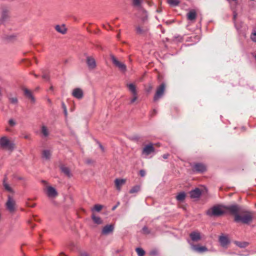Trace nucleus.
I'll return each instance as SVG.
<instances>
[{"instance_id":"nucleus-1","label":"nucleus","mask_w":256,"mask_h":256,"mask_svg":"<svg viewBox=\"0 0 256 256\" xmlns=\"http://www.w3.org/2000/svg\"><path fill=\"white\" fill-rule=\"evenodd\" d=\"M228 209L231 214L234 216V220L236 222L249 224L252 221L254 216L250 211L242 209L236 205L229 206Z\"/></svg>"},{"instance_id":"nucleus-2","label":"nucleus","mask_w":256,"mask_h":256,"mask_svg":"<svg viewBox=\"0 0 256 256\" xmlns=\"http://www.w3.org/2000/svg\"><path fill=\"white\" fill-rule=\"evenodd\" d=\"M222 206H215L209 209L206 214L210 216H220L224 214L226 210H228V208Z\"/></svg>"},{"instance_id":"nucleus-3","label":"nucleus","mask_w":256,"mask_h":256,"mask_svg":"<svg viewBox=\"0 0 256 256\" xmlns=\"http://www.w3.org/2000/svg\"><path fill=\"white\" fill-rule=\"evenodd\" d=\"M0 148L12 151L14 148V144L7 136H4L0 138Z\"/></svg>"},{"instance_id":"nucleus-4","label":"nucleus","mask_w":256,"mask_h":256,"mask_svg":"<svg viewBox=\"0 0 256 256\" xmlns=\"http://www.w3.org/2000/svg\"><path fill=\"white\" fill-rule=\"evenodd\" d=\"M6 210L10 213L16 211V202L15 200L10 195L8 196V200L6 203Z\"/></svg>"},{"instance_id":"nucleus-5","label":"nucleus","mask_w":256,"mask_h":256,"mask_svg":"<svg viewBox=\"0 0 256 256\" xmlns=\"http://www.w3.org/2000/svg\"><path fill=\"white\" fill-rule=\"evenodd\" d=\"M110 59L113 64L116 67H117L120 71L122 72H125L126 71V65L118 61L114 55L110 56Z\"/></svg>"},{"instance_id":"nucleus-6","label":"nucleus","mask_w":256,"mask_h":256,"mask_svg":"<svg viewBox=\"0 0 256 256\" xmlns=\"http://www.w3.org/2000/svg\"><path fill=\"white\" fill-rule=\"evenodd\" d=\"M127 87L132 94V98L130 101V103L132 104L138 99L136 87V86L133 84H128Z\"/></svg>"},{"instance_id":"nucleus-7","label":"nucleus","mask_w":256,"mask_h":256,"mask_svg":"<svg viewBox=\"0 0 256 256\" xmlns=\"http://www.w3.org/2000/svg\"><path fill=\"white\" fill-rule=\"evenodd\" d=\"M154 148L152 144H150L146 145L142 150V154L144 156L146 157L154 152Z\"/></svg>"},{"instance_id":"nucleus-8","label":"nucleus","mask_w":256,"mask_h":256,"mask_svg":"<svg viewBox=\"0 0 256 256\" xmlns=\"http://www.w3.org/2000/svg\"><path fill=\"white\" fill-rule=\"evenodd\" d=\"M114 228V224H107L102 229V234L103 235H108L112 233Z\"/></svg>"},{"instance_id":"nucleus-9","label":"nucleus","mask_w":256,"mask_h":256,"mask_svg":"<svg viewBox=\"0 0 256 256\" xmlns=\"http://www.w3.org/2000/svg\"><path fill=\"white\" fill-rule=\"evenodd\" d=\"M72 96L77 99L80 100L84 97L83 90L80 88H75L72 90Z\"/></svg>"},{"instance_id":"nucleus-10","label":"nucleus","mask_w":256,"mask_h":256,"mask_svg":"<svg viewBox=\"0 0 256 256\" xmlns=\"http://www.w3.org/2000/svg\"><path fill=\"white\" fill-rule=\"evenodd\" d=\"M193 168L194 170L198 172H203L206 170V166L205 164L202 163H196L194 165Z\"/></svg>"},{"instance_id":"nucleus-11","label":"nucleus","mask_w":256,"mask_h":256,"mask_svg":"<svg viewBox=\"0 0 256 256\" xmlns=\"http://www.w3.org/2000/svg\"><path fill=\"white\" fill-rule=\"evenodd\" d=\"M86 64L90 70H94L96 68V60L92 56H88L86 58Z\"/></svg>"},{"instance_id":"nucleus-12","label":"nucleus","mask_w":256,"mask_h":256,"mask_svg":"<svg viewBox=\"0 0 256 256\" xmlns=\"http://www.w3.org/2000/svg\"><path fill=\"white\" fill-rule=\"evenodd\" d=\"M46 194L50 198H55L58 194L54 188L51 186H48L46 188Z\"/></svg>"},{"instance_id":"nucleus-13","label":"nucleus","mask_w":256,"mask_h":256,"mask_svg":"<svg viewBox=\"0 0 256 256\" xmlns=\"http://www.w3.org/2000/svg\"><path fill=\"white\" fill-rule=\"evenodd\" d=\"M196 12L195 10H191L186 14L187 19L190 21L194 20L196 17Z\"/></svg>"},{"instance_id":"nucleus-14","label":"nucleus","mask_w":256,"mask_h":256,"mask_svg":"<svg viewBox=\"0 0 256 256\" xmlns=\"http://www.w3.org/2000/svg\"><path fill=\"white\" fill-rule=\"evenodd\" d=\"M126 183V180L121 178H116L114 180V184L116 190H120L122 186Z\"/></svg>"},{"instance_id":"nucleus-15","label":"nucleus","mask_w":256,"mask_h":256,"mask_svg":"<svg viewBox=\"0 0 256 256\" xmlns=\"http://www.w3.org/2000/svg\"><path fill=\"white\" fill-rule=\"evenodd\" d=\"M190 236L192 240L198 242L202 238L200 234L198 232H194L190 233Z\"/></svg>"},{"instance_id":"nucleus-16","label":"nucleus","mask_w":256,"mask_h":256,"mask_svg":"<svg viewBox=\"0 0 256 256\" xmlns=\"http://www.w3.org/2000/svg\"><path fill=\"white\" fill-rule=\"evenodd\" d=\"M219 242H220L221 246L223 247L226 246L230 242L227 236H220Z\"/></svg>"},{"instance_id":"nucleus-17","label":"nucleus","mask_w":256,"mask_h":256,"mask_svg":"<svg viewBox=\"0 0 256 256\" xmlns=\"http://www.w3.org/2000/svg\"><path fill=\"white\" fill-rule=\"evenodd\" d=\"M55 30L59 33L62 34H65L66 32L67 29L65 25H56L55 26Z\"/></svg>"},{"instance_id":"nucleus-18","label":"nucleus","mask_w":256,"mask_h":256,"mask_svg":"<svg viewBox=\"0 0 256 256\" xmlns=\"http://www.w3.org/2000/svg\"><path fill=\"white\" fill-rule=\"evenodd\" d=\"M190 196L192 198H198L201 194V192L198 188H196L194 190L190 191Z\"/></svg>"},{"instance_id":"nucleus-19","label":"nucleus","mask_w":256,"mask_h":256,"mask_svg":"<svg viewBox=\"0 0 256 256\" xmlns=\"http://www.w3.org/2000/svg\"><path fill=\"white\" fill-rule=\"evenodd\" d=\"M193 250L198 252H203L208 251V248L204 246H192Z\"/></svg>"},{"instance_id":"nucleus-20","label":"nucleus","mask_w":256,"mask_h":256,"mask_svg":"<svg viewBox=\"0 0 256 256\" xmlns=\"http://www.w3.org/2000/svg\"><path fill=\"white\" fill-rule=\"evenodd\" d=\"M3 186L4 188V189L10 192L13 193L14 192L12 188L10 186V185L7 182V177L5 176L4 180H3Z\"/></svg>"},{"instance_id":"nucleus-21","label":"nucleus","mask_w":256,"mask_h":256,"mask_svg":"<svg viewBox=\"0 0 256 256\" xmlns=\"http://www.w3.org/2000/svg\"><path fill=\"white\" fill-rule=\"evenodd\" d=\"M24 91L25 96L28 98H30L32 102H34L35 99H34V96L32 94V92L27 88H24Z\"/></svg>"},{"instance_id":"nucleus-22","label":"nucleus","mask_w":256,"mask_h":256,"mask_svg":"<svg viewBox=\"0 0 256 256\" xmlns=\"http://www.w3.org/2000/svg\"><path fill=\"white\" fill-rule=\"evenodd\" d=\"M148 30V28L146 26H138L136 28V33L139 34H142Z\"/></svg>"},{"instance_id":"nucleus-23","label":"nucleus","mask_w":256,"mask_h":256,"mask_svg":"<svg viewBox=\"0 0 256 256\" xmlns=\"http://www.w3.org/2000/svg\"><path fill=\"white\" fill-rule=\"evenodd\" d=\"M154 232V230L149 228L147 226H144L142 230V233L144 234H152Z\"/></svg>"},{"instance_id":"nucleus-24","label":"nucleus","mask_w":256,"mask_h":256,"mask_svg":"<svg viewBox=\"0 0 256 256\" xmlns=\"http://www.w3.org/2000/svg\"><path fill=\"white\" fill-rule=\"evenodd\" d=\"M51 156L50 150H44L42 152V157L46 160H49Z\"/></svg>"},{"instance_id":"nucleus-25","label":"nucleus","mask_w":256,"mask_h":256,"mask_svg":"<svg viewBox=\"0 0 256 256\" xmlns=\"http://www.w3.org/2000/svg\"><path fill=\"white\" fill-rule=\"evenodd\" d=\"M92 220H94V222L96 224H102V219L100 218V216H96L94 214H92Z\"/></svg>"},{"instance_id":"nucleus-26","label":"nucleus","mask_w":256,"mask_h":256,"mask_svg":"<svg viewBox=\"0 0 256 256\" xmlns=\"http://www.w3.org/2000/svg\"><path fill=\"white\" fill-rule=\"evenodd\" d=\"M185 198L186 194L184 192H180L176 196V200L180 202L183 201L185 199Z\"/></svg>"},{"instance_id":"nucleus-27","label":"nucleus","mask_w":256,"mask_h":256,"mask_svg":"<svg viewBox=\"0 0 256 256\" xmlns=\"http://www.w3.org/2000/svg\"><path fill=\"white\" fill-rule=\"evenodd\" d=\"M236 244L240 248H246L248 246L249 243L246 242H236Z\"/></svg>"},{"instance_id":"nucleus-28","label":"nucleus","mask_w":256,"mask_h":256,"mask_svg":"<svg viewBox=\"0 0 256 256\" xmlns=\"http://www.w3.org/2000/svg\"><path fill=\"white\" fill-rule=\"evenodd\" d=\"M62 171L68 176L70 177L71 176L70 172V169L65 166H62L61 168Z\"/></svg>"},{"instance_id":"nucleus-29","label":"nucleus","mask_w":256,"mask_h":256,"mask_svg":"<svg viewBox=\"0 0 256 256\" xmlns=\"http://www.w3.org/2000/svg\"><path fill=\"white\" fill-rule=\"evenodd\" d=\"M160 98V86L157 88L156 93L154 98V101H158Z\"/></svg>"},{"instance_id":"nucleus-30","label":"nucleus","mask_w":256,"mask_h":256,"mask_svg":"<svg viewBox=\"0 0 256 256\" xmlns=\"http://www.w3.org/2000/svg\"><path fill=\"white\" fill-rule=\"evenodd\" d=\"M8 18V10H4L2 13V20L4 21Z\"/></svg>"},{"instance_id":"nucleus-31","label":"nucleus","mask_w":256,"mask_h":256,"mask_svg":"<svg viewBox=\"0 0 256 256\" xmlns=\"http://www.w3.org/2000/svg\"><path fill=\"white\" fill-rule=\"evenodd\" d=\"M136 251L138 256H144L145 255L144 250L140 248H136Z\"/></svg>"},{"instance_id":"nucleus-32","label":"nucleus","mask_w":256,"mask_h":256,"mask_svg":"<svg viewBox=\"0 0 256 256\" xmlns=\"http://www.w3.org/2000/svg\"><path fill=\"white\" fill-rule=\"evenodd\" d=\"M42 134L43 136L45 137L48 136L49 134L48 129L44 126H42Z\"/></svg>"},{"instance_id":"nucleus-33","label":"nucleus","mask_w":256,"mask_h":256,"mask_svg":"<svg viewBox=\"0 0 256 256\" xmlns=\"http://www.w3.org/2000/svg\"><path fill=\"white\" fill-rule=\"evenodd\" d=\"M168 2L172 6H176L180 2V0H168Z\"/></svg>"},{"instance_id":"nucleus-34","label":"nucleus","mask_w":256,"mask_h":256,"mask_svg":"<svg viewBox=\"0 0 256 256\" xmlns=\"http://www.w3.org/2000/svg\"><path fill=\"white\" fill-rule=\"evenodd\" d=\"M140 190V186H136L132 187L130 190V194H134L138 192Z\"/></svg>"},{"instance_id":"nucleus-35","label":"nucleus","mask_w":256,"mask_h":256,"mask_svg":"<svg viewBox=\"0 0 256 256\" xmlns=\"http://www.w3.org/2000/svg\"><path fill=\"white\" fill-rule=\"evenodd\" d=\"M250 38L252 41L256 42V28L253 30L250 35Z\"/></svg>"},{"instance_id":"nucleus-36","label":"nucleus","mask_w":256,"mask_h":256,"mask_svg":"<svg viewBox=\"0 0 256 256\" xmlns=\"http://www.w3.org/2000/svg\"><path fill=\"white\" fill-rule=\"evenodd\" d=\"M132 4L135 6H140L142 3L141 0H132Z\"/></svg>"},{"instance_id":"nucleus-37","label":"nucleus","mask_w":256,"mask_h":256,"mask_svg":"<svg viewBox=\"0 0 256 256\" xmlns=\"http://www.w3.org/2000/svg\"><path fill=\"white\" fill-rule=\"evenodd\" d=\"M102 206L100 204H96L94 207V210L96 212H100L102 210Z\"/></svg>"},{"instance_id":"nucleus-38","label":"nucleus","mask_w":256,"mask_h":256,"mask_svg":"<svg viewBox=\"0 0 256 256\" xmlns=\"http://www.w3.org/2000/svg\"><path fill=\"white\" fill-rule=\"evenodd\" d=\"M158 250H152L150 252V254L151 256H156L158 254Z\"/></svg>"},{"instance_id":"nucleus-39","label":"nucleus","mask_w":256,"mask_h":256,"mask_svg":"<svg viewBox=\"0 0 256 256\" xmlns=\"http://www.w3.org/2000/svg\"><path fill=\"white\" fill-rule=\"evenodd\" d=\"M8 124L11 126H14L16 124L15 121L13 119H10L8 120Z\"/></svg>"},{"instance_id":"nucleus-40","label":"nucleus","mask_w":256,"mask_h":256,"mask_svg":"<svg viewBox=\"0 0 256 256\" xmlns=\"http://www.w3.org/2000/svg\"><path fill=\"white\" fill-rule=\"evenodd\" d=\"M152 86L151 84H148V88H146V90L147 92L149 93L152 90Z\"/></svg>"},{"instance_id":"nucleus-41","label":"nucleus","mask_w":256,"mask_h":256,"mask_svg":"<svg viewBox=\"0 0 256 256\" xmlns=\"http://www.w3.org/2000/svg\"><path fill=\"white\" fill-rule=\"evenodd\" d=\"M139 174L140 176L144 177L146 176V171L144 170H141L139 172Z\"/></svg>"},{"instance_id":"nucleus-42","label":"nucleus","mask_w":256,"mask_h":256,"mask_svg":"<svg viewBox=\"0 0 256 256\" xmlns=\"http://www.w3.org/2000/svg\"><path fill=\"white\" fill-rule=\"evenodd\" d=\"M42 78L46 80H48L50 79V76L48 74H44L42 76Z\"/></svg>"},{"instance_id":"nucleus-43","label":"nucleus","mask_w":256,"mask_h":256,"mask_svg":"<svg viewBox=\"0 0 256 256\" xmlns=\"http://www.w3.org/2000/svg\"><path fill=\"white\" fill-rule=\"evenodd\" d=\"M161 96L164 92V90H165V85L164 84H161Z\"/></svg>"},{"instance_id":"nucleus-44","label":"nucleus","mask_w":256,"mask_h":256,"mask_svg":"<svg viewBox=\"0 0 256 256\" xmlns=\"http://www.w3.org/2000/svg\"><path fill=\"white\" fill-rule=\"evenodd\" d=\"M10 102L13 104H16L18 102V100L16 98H10Z\"/></svg>"},{"instance_id":"nucleus-45","label":"nucleus","mask_w":256,"mask_h":256,"mask_svg":"<svg viewBox=\"0 0 256 256\" xmlns=\"http://www.w3.org/2000/svg\"><path fill=\"white\" fill-rule=\"evenodd\" d=\"M62 106H63L64 107V114H65L66 116L68 113H67V110H66V106H65L64 103L62 104Z\"/></svg>"},{"instance_id":"nucleus-46","label":"nucleus","mask_w":256,"mask_h":256,"mask_svg":"<svg viewBox=\"0 0 256 256\" xmlns=\"http://www.w3.org/2000/svg\"><path fill=\"white\" fill-rule=\"evenodd\" d=\"M80 256H89V255L86 252L81 253Z\"/></svg>"},{"instance_id":"nucleus-47","label":"nucleus","mask_w":256,"mask_h":256,"mask_svg":"<svg viewBox=\"0 0 256 256\" xmlns=\"http://www.w3.org/2000/svg\"><path fill=\"white\" fill-rule=\"evenodd\" d=\"M99 146H100V149L102 150V152H104V146L101 144L99 143Z\"/></svg>"},{"instance_id":"nucleus-48","label":"nucleus","mask_w":256,"mask_h":256,"mask_svg":"<svg viewBox=\"0 0 256 256\" xmlns=\"http://www.w3.org/2000/svg\"><path fill=\"white\" fill-rule=\"evenodd\" d=\"M42 182L43 184H44V185H46V184H48V182H46V180H42Z\"/></svg>"},{"instance_id":"nucleus-49","label":"nucleus","mask_w":256,"mask_h":256,"mask_svg":"<svg viewBox=\"0 0 256 256\" xmlns=\"http://www.w3.org/2000/svg\"><path fill=\"white\" fill-rule=\"evenodd\" d=\"M156 114V112L155 110H154L151 113V116H152L155 114Z\"/></svg>"},{"instance_id":"nucleus-50","label":"nucleus","mask_w":256,"mask_h":256,"mask_svg":"<svg viewBox=\"0 0 256 256\" xmlns=\"http://www.w3.org/2000/svg\"><path fill=\"white\" fill-rule=\"evenodd\" d=\"M144 13L145 17H144V18L142 20V21H144V22L145 20H146V18H147V16H146V12H144Z\"/></svg>"},{"instance_id":"nucleus-51","label":"nucleus","mask_w":256,"mask_h":256,"mask_svg":"<svg viewBox=\"0 0 256 256\" xmlns=\"http://www.w3.org/2000/svg\"><path fill=\"white\" fill-rule=\"evenodd\" d=\"M168 154H164V155L163 156V158H164L166 159V158H168Z\"/></svg>"},{"instance_id":"nucleus-52","label":"nucleus","mask_w":256,"mask_h":256,"mask_svg":"<svg viewBox=\"0 0 256 256\" xmlns=\"http://www.w3.org/2000/svg\"><path fill=\"white\" fill-rule=\"evenodd\" d=\"M117 206H118V205H116V206H113V208H112V210H114L116 208Z\"/></svg>"},{"instance_id":"nucleus-53","label":"nucleus","mask_w":256,"mask_h":256,"mask_svg":"<svg viewBox=\"0 0 256 256\" xmlns=\"http://www.w3.org/2000/svg\"><path fill=\"white\" fill-rule=\"evenodd\" d=\"M17 179L18 180H23V178L22 177H18Z\"/></svg>"},{"instance_id":"nucleus-54","label":"nucleus","mask_w":256,"mask_h":256,"mask_svg":"<svg viewBox=\"0 0 256 256\" xmlns=\"http://www.w3.org/2000/svg\"><path fill=\"white\" fill-rule=\"evenodd\" d=\"M24 138H26V139H28L29 138V136H24Z\"/></svg>"},{"instance_id":"nucleus-55","label":"nucleus","mask_w":256,"mask_h":256,"mask_svg":"<svg viewBox=\"0 0 256 256\" xmlns=\"http://www.w3.org/2000/svg\"><path fill=\"white\" fill-rule=\"evenodd\" d=\"M10 38H12V39H14L15 38V36H10Z\"/></svg>"},{"instance_id":"nucleus-56","label":"nucleus","mask_w":256,"mask_h":256,"mask_svg":"<svg viewBox=\"0 0 256 256\" xmlns=\"http://www.w3.org/2000/svg\"><path fill=\"white\" fill-rule=\"evenodd\" d=\"M48 102L49 103H51V100H50L48 99Z\"/></svg>"},{"instance_id":"nucleus-57","label":"nucleus","mask_w":256,"mask_h":256,"mask_svg":"<svg viewBox=\"0 0 256 256\" xmlns=\"http://www.w3.org/2000/svg\"><path fill=\"white\" fill-rule=\"evenodd\" d=\"M50 89L52 90H53V87L52 86L50 88Z\"/></svg>"},{"instance_id":"nucleus-58","label":"nucleus","mask_w":256,"mask_h":256,"mask_svg":"<svg viewBox=\"0 0 256 256\" xmlns=\"http://www.w3.org/2000/svg\"><path fill=\"white\" fill-rule=\"evenodd\" d=\"M34 76H35V77H36V78H37V77L38 76L36 74H34Z\"/></svg>"},{"instance_id":"nucleus-59","label":"nucleus","mask_w":256,"mask_h":256,"mask_svg":"<svg viewBox=\"0 0 256 256\" xmlns=\"http://www.w3.org/2000/svg\"><path fill=\"white\" fill-rule=\"evenodd\" d=\"M6 131H9V130H10V129H9V128H7L6 129Z\"/></svg>"},{"instance_id":"nucleus-60","label":"nucleus","mask_w":256,"mask_h":256,"mask_svg":"<svg viewBox=\"0 0 256 256\" xmlns=\"http://www.w3.org/2000/svg\"><path fill=\"white\" fill-rule=\"evenodd\" d=\"M160 75H159V74H158V78H159V77H160Z\"/></svg>"}]
</instances>
